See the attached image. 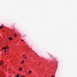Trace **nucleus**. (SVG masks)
<instances>
[{
	"label": "nucleus",
	"instance_id": "obj_1",
	"mask_svg": "<svg viewBox=\"0 0 77 77\" xmlns=\"http://www.w3.org/2000/svg\"><path fill=\"white\" fill-rule=\"evenodd\" d=\"M3 63H2V61H1V62L0 61V65H2L3 64Z\"/></svg>",
	"mask_w": 77,
	"mask_h": 77
},
{
	"label": "nucleus",
	"instance_id": "obj_2",
	"mask_svg": "<svg viewBox=\"0 0 77 77\" xmlns=\"http://www.w3.org/2000/svg\"><path fill=\"white\" fill-rule=\"evenodd\" d=\"M24 62V60H23L21 62V64H23Z\"/></svg>",
	"mask_w": 77,
	"mask_h": 77
},
{
	"label": "nucleus",
	"instance_id": "obj_3",
	"mask_svg": "<svg viewBox=\"0 0 77 77\" xmlns=\"http://www.w3.org/2000/svg\"><path fill=\"white\" fill-rule=\"evenodd\" d=\"M19 70L20 71H22V68L21 67H20L19 69Z\"/></svg>",
	"mask_w": 77,
	"mask_h": 77
},
{
	"label": "nucleus",
	"instance_id": "obj_4",
	"mask_svg": "<svg viewBox=\"0 0 77 77\" xmlns=\"http://www.w3.org/2000/svg\"><path fill=\"white\" fill-rule=\"evenodd\" d=\"M20 76V75L17 74V76H15V77H18Z\"/></svg>",
	"mask_w": 77,
	"mask_h": 77
},
{
	"label": "nucleus",
	"instance_id": "obj_5",
	"mask_svg": "<svg viewBox=\"0 0 77 77\" xmlns=\"http://www.w3.org/2000/svg\"><path fill=\"white\" fill-rule=\"evenodd\" d=\"M9 39H10V40H12V38L11 37H10L9 38Z\"/></svg>",
	"mask_w": 77,
	"mask_h": 77
},
{
	"label": "nucleus",
	"instance_id": "obj_6",
	"mask_svg": "<svg viewBox=\"0 0 77 77\" xmlns=\"http://www.w3.org/2000/svg\"><path fill=\"white\" fill-rule=\"evenodd\" d=\"M3 26H0V29H2V27H3Z\"/></svg>",
	"mask_w": 77,
	"mask_h": 77
},
{
	"label": "nucleus",
	"instance_id": "obj_7",
	"mask_svg": "<svg viewBox=\"0 0 77 77\" xmlns=\"http://www.w3.org/2000/svg\"><path fill=\"white\" fill-rule=\"evenodd\" d=\"M31 72H32V71H29V74H30V73H31Z\"/></svg>",
	"mask_w": 77,
	"mask_h": 77
},
{
	"label": "nucleus",
	"instance_id": "obj_8",
	"mask_svg": "<svg viewBox=\"0 0 77 77\" xmlns=\"http://www.w3.org/2000/svg\"><path fill=\"white\" fill-rule=\"evenodd\" d=\"M3 48H4V49H5V50H6V48L5 47H3Z\"/></svg>",
	"mask_w": 77,
	"mask_h": 77
},
{
	"label": "nucleus",
	"instance_id": "obj_9",
	"mask_svg": "<svg viewBox=\"0 0 77 77\" xmlns=\"http://www.w3.org/2000/svg\"><path fill=\"white\" fill-rule=\"evenodd\" d=\"M14 35H15V37H17V35H16V34H15Z\"/></svg>",
	"mask_w": 77,
	"mask_h": 77
},
{
	"label": "nucleus",
	"instance_id": "obj_10",
	"mask_svg": "<svg viewBox=\"0 0 77 77\" xmlns=\"http://www.w3.org/2000/svg\"><path fill=\"white\" fill-rule=\"evenodd\" d=\"M24 77V75H23L20 76V77Z\"/></svg>",
	"mask_w": 77,
	"mask_h": 77
},
{
	"label": "nucleus",
	"instance_id": "obj_11",
	"mask_svg": "<svg viewBox=\"0 0 77 77\" xmlns=\"http://www.w3.org/2000/svg\"><path fill=\"white\" fill-rule=\"evenodd\" d=\"M7 48L8 49V46H6V48Z\"/></svg>",
	"mask_w": 77,
	"mask_h": 77
},
{
	"label": "nucleus",
	"instance_id": "obj_12",
	"mask_svg": "<svg viewBox=\"0 0 77 77\" xmlns=\"http://www.w3.org/2000/svg\"><path fill=\"white\" fill-rule=\"evenodd\" d=\"M4 52H5V53H6V50L4 51Z\"/></svg>",
	"mask_w": 77,
	"mask_h": 77
},
{
	"label": "nucleus",
	"instance_id": "obj_13",
	"mask_svg": "<svg viewBox=\"0 0 77 77\" xmlns=\"http://www.w3.org/2000/svg\"><path fill=\"white\" fill-rule=\"evenodd\" d=\"M26 57H24V59H26Z\"/></svg>",
	"mask_w": 77,
	"mask_h": 77
},
{
	"label": "nucleus",
	"instance_id": "obj_14",
	"mask_svg": "<svg viewBox=\"0 0 77 77\" xmlns=\"http://www.w3.org/2000/svg\"><path fill=\"white\" fill-rule=\"evenodd\" d=\"M51 77H54V76H51Z\"/></svg>",
	"mask_w": 77,
	"mask_h": 77
},
{
	"label": "nucleus",
	"instance_id": "obj_15",
	"mask_svg": "<svg viewBox=\"0 0 77 77\" xmlns=\"http://www.w3.org/2000/svg\"><path fill=\"white\" fill-rule=\"evenodd\" d=\"M3 48H2V50H3Z\"/></svg>",
	"mask_w": 77,
	"mask_h": 77
},
{
	"label": "nucleus",
	"instance_id": "obj_16",
	"mask_svg": "<svg viewBox=\"0 0 77 77\" xmlns=\"http://www.w3.org/2000/svg\"><path fill=\"white\" fill-rule=\"evenodd\" d=\"M21 41H23V40H22Z\"/></svg>",
	"mask_w": 77,
	"mask_h": 77
},
{
	"label": "nucleus",
	"instance_id": "obj_17",
	"mask_svg": "<svg viewBox=\"0 0 77 77\" xmlns=\"http://www.w3.org/2000/svg\"><path fill=\"white\" fill-rule=\"evenodd\" d=\"M24 56H25V55H23V57H24Z\"/></svg>",
	"mask_w": 77,
	"mask_h": 77
}]
</instances>
